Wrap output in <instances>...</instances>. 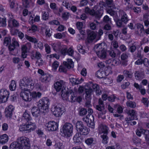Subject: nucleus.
Instances as JSON below:
<instances>
[{
	"label": "nucleus",
	"instance_id": "nucleus-52",
	"mask_svg": "<svg viewBox=\"0 0 149 149\" xmlns=\"http://www.w3.org/2000/svg\"><path fill=\"white\" fill-rule=\"evenodd\" d=\"M93 139L91 138L86 139L85 141V142L88 145H91L93 143Z\"/></svg>",
	"mask_w": 149,
	"mask_h": 149
},
{
	"label": "nucleus",
	"instance_id": "nucleus-36",
	"mask_svg": "<svg viewBox=\"0 0 149 149\" xmlns=\"http://www.w3.org/2000/svg\"><path fill=\"white\" fill-rule=\"evenodd\" d=\"M93 91V90L91 88H90L88 89L87 88L85 89L86 96L85 98L86 99H91V95Z\"/></svg>",
	"mask_w": 149,
	"mask_h": 149
},
{
	"label": "nucleus",
	"instance_id": "nucleus-14",
	"mask_svg": "<svg viewBox=\"0 0 149 149\" xmlns=\"http://www.w3.org/2000/svg\"><path fill=\"white\" fill-rule=\"evenodd\" d=\"M65 82L62 80L57 81L54 84L55 89L57 92L60 91L61 92L62 90L66 89L65 87Z\"/></svg>",
	"mask_w": 149,
	"mask_h": 149
},
{
	"label": "nucleus",
	"instance_id": "nucleus-12",
	"mask_svg": "<svg viewBox=\"0 0 149 149\" xmlns=\"http://www.w3.org/2000/svg\"><path fill=\"white\" fill-rule=\"evenodd\" d=\"M126 113L128 115V116L125 118V120L129 121L134 119H136V111L134 109L127 110Z\"/></svg>",
	"mask_w": 149,
	"mask_h": 149
},
{
	"label": "nucleus",
	"instance_id": "nucleus-43",
	"mask_svg": "<svg viewBox=\"0 0 149 149\" xmlns=\"http://www.w3.org/2000/svg\"><path fill=\"white\" fill-rule=\"evenodd\" d=\"M73 140L74 142L75 143H80L81 141V139L80 137L79 136V134H76L75 135L73 138Z\"/></svg>",
	"mask_w": 149,
	"mask_h": 149
},
{
	"label": "nucleus",
	"instance_id": "nucleus-10",
	"mask_svg": "<svg viewBox=\"0 0 149 149\" xmlns=\"http://www.w3.org/2000/svg\"><path fill=\"white\" fill-rule=\"evenodd\" d=\"M85 12L99 19L102 15L103 11V10H98L95 11L94 9H91L87 7L85 8Z\"/></svg>",
	"mask_w": 149,
	"mask_h": 149
},
{
	"label": "nucleus",
	"instance_id": "nucleus-13",
	"mask_svg": "<svg viewBox=\"0 0 149 149\" xmlns=\"http://www.w3.org/2000/svg\"><path fill=\"white\" fill-rule=\"evenodd\" d=\"M9 93L7 90L2 89L0 90V98L1 102H6L8 97Z\"/></svg>",
	"mask_w": 149,
	"mask_h": 149
},
{
	"label": "nucleus",
	"instance_id": "nucleus-17",
	"mask_svg": "<svg viewBox=\"0 0 149 149\" xmlns=\"http://www.w3.org/2000/svg\"><path fill=\"white\" fill-rule=\"evenodd\" d=\"M100 6H104L106 7L111 8H115V4L113 0H106L105 2H101L100 3Z\"/></svg>",
	"mask_w": 149,
	"mask_h": 149
},
{
	"label": "nucleus",
	"instance_id": "nucleus-27",
	"mask_svg": "<svg viewBox=\"0 0 149 149\" xmlns=\"http://www.w3.org/2000/svg\"><path fill=\"white\" fill-rule=\"evenodd\" d=\"M31 48V43L30 42H27L22 46V51H24L26 52H28Z\"/></svg>",
	"mask_w": 149,
	"mask_h": 149
},
{
	"label": "nucleus",
	"instance_id": "nucleus-57",
	"mask_svg": "<svg viewBox=\"0 0 149 149\" xmlns=\"http://www.w3.org/2000/svg\"><path fill=\"white\" fill-rule=\"evenodd\" d=\"M49 23L50 25H58L60 24V23L57 20H53L49 22Z\"/></svg>",
	"mask_w": 149,
	"mask_h": 149
},
{
	"label": "nucleus",
	"instance_id": "nucleus-2",
	"mask_svg": "<svg viewBox=\"0 0 149 149\" xmlns=\"http://www.w3.org/2000/svg\"><path fill=\"white\" fill-rule=\"evenodd\" d=\"M14 148L18 149H29L31 146L30 142L29 139L25 136L19 137L17 139V142H14L11 144Z\"/></svg>",
	"mask_w": 149,
	"mask_h": 149
},
{
	"label": "nucleus",
	"instance_id": "nucleus-40",
	"mask_svg": "<svg viewBox=\"0 0 149 149\" xmlns=\"http://www.w3.org/2000/svg\"><path fill=\"white\" fill-rule=\"evenodd\" d=\"M25 37L26 39L31 42H34V43H36L38 42L37 40L35 38L29 36L26 34L25 35Z\"/></svg>",
	"mask_w": 149,
	"mask_h": 149
},
{
	"label": "nucleus",
	"instance_id": "nucleus-6",
	"mask_svg": "<svg viewBox=\"0 0 149 149\" xmlns=\"http://www.w3.org/2000/svg\"><path fill=\"white\" fill-rule=\"evenodd\" d=\"M11 41L10 37H6L4 39L3 44L6 46L9 45L8 49L9 51L11 52L14 51L17 47H19V44L14 38L12 39V43H11Z\"/></svg>",
	"mask_w": 149,
	"mask_h": 149
},
{
	"label": "nucleus",
	"instance_id": "nucleus-44",
	"mask_svg": "<svg viewBox=\"0 0 149 149\" xmlns=\"http://www.w3.org/2000/svg\"><path fill=\"white\" fill-rule=\"evenodd\" d=\"M6 25V19L0 17V26L4 27Z\"/></svg>",
	"mask_w": 149,
	"mask_h": 149
},
{
	"label": "nucleus",
	"instance_id": "nucleus-19",
	"mask_svg": "<svg viewBox=\"0 0 149 149\" xmlns=\"http://www.w3.org/2000/svg\"><path fill=\"white\" fill-rule=\"evenodd\" d=\"M8 22V26L11 28H17L19 26V24L18 21L12 17H10Z\"/></svg>",
	"mask_w": 149,
	"mask_h": 149
},
{
	"label": "nucleus",
	"instance_id": "nucleus-58",
	"mask_svg": "<svg viewBox=\"0 0 149 149\" xmlns=\"http://www.w3.org/2000/svg\"><path fill=\"white\" fill-rule=\"evenodd\" d=\"M90 86L91 87L90 88L92 87L94 91L96 90L97 89H98V88H99V85L96 84H93L92 83H90Z\"/></svg>",
	"mask_w": 149,
	"mask_h": 149
},
{
	"label": "nucleus",
	"instance_id": "nucleus-34",
	"mask_svg": "<svg viewBox=\"0 0 149 149\" xmlns=\"http://www.w3.org/2000/svg\"><path fill=\"white\" fill-rule=\"evenodd\" d=\"M143 63L145 65H147V64H149L148 59L145 58L144 61H143L141 59L139 58L135 62V64L136 65H141Z\"/></svg>",
	"mask_w": 149,
	"mask_h": 149
},
{
	"label": "nucleus",
	"instance_id": "nucleus-18",
	"mask_svg": "<svg viewBox=\"0 0 149 149\" xmlns=\"http://www.w3.org/2000/svg\"><path fill=\"white\" fill-rule=\"evenodd\" d=\"M107 66H101L100 70L96 72V76L98 78H102L105 77V76H107V75L103 71V70H105V69L107 68Z\"/></svg>",
	"mask_w": 149,
	"mask_h": 149
},
{
	"label": "nucleus",
	"instance_id": "nucleus-11",
	"mask_svg": "<svg viewBox=\"0 0 149 149\" xmlns=\"http://www.w3.org/2000/svg\"><path fill=\"white\" fill-rule=\"evenodd\" d=\"M82 120L87 124L89 127L93 128L94 127V116L91 114H88L86 117H83Z\"/></svg>",
	"mask_w": 149,
	"mask_h": 149
},
{
	"label": "nucleus",
	"instance_id": "nucleus-48",
	"mask_svg": "<svg viewBox=\"0 0 149 149\" xmlns=\"http://www.w3.org/2000/svg\"><path fill=\"white\" fill-rule=\"evenodd\" d=\"M34 47L36 48H38L40 49H42L43 47L42 43L40 42H39L38 43H34Z\"/></svg>",
	"mask_w": 149,
	"mask_h": 149
},
{
	"label": "nucleus",
	"instance_id": "nucleus-56",
	"mask_svg": "<svg viewBox=\"0 0 149 149\" xmlns=\"http://www.w3.org/2000/svg\"><path fill=\"white\" fill-rule=\"evenodd\" d=\"M87 110L85 108H81L79 111V114L80 116H83L86 114Z\"/></svg>",
	"mask_w": 149,
	"mask_h": 149
},
{
	"label": "nucleus",
	"instance_id": "nucleus-42",
	"mask_svg": "<svg viewBox=\"0 0 149 149\" xmlns=\"http://www.w3.org/2000/svg\"><path fill=\"white\" fill-rule=\"evenodd\" d=\"M16 87V85L15 81L14 80H12L9 86L10 90L12 91H14Z\"/></svg>",
	"mask_w": 149,
	"mask_h": 149
},
{
	"label": "nucleus",
	"instance_id": "nucleus-20",
	"mask_svg": "<svg viewBox=\"0 0 149 149\" xmlns=\"http://www.w3.org/2000/svg\"><path fill=\"white\" fill-rule=\"evenodd\" d=\"M14 107L12 105H9L6 109L5 113L7 117L11 118L12 114V112L14 111Z\"/></svg>",
	"mask_w": 149,
	"mask_h": 149
},
{
	"label": "nucleus",
	"instance_id": "nucleus-22",
	"mask_svg": "<svg viewBox=\"0 0 149 149\" xmlns=\"http://www.w3.org/2000/svg\"><path fill=\"white\" fill-rule=\"evenodd\" d=\"M42 95V93L39 92L33 91L31 92L30 95L31 97V101L32 100H36L37 99L40 98Z\"/></svg>",
	"mask_w": 149,
	"mask_h": 149
},
{
	"label": "nucleus",
	"instance_id": "nucleus-26",
	"mask_svg": "<svg viewBox=\"0 0 149 149\" xmlns=\"http://www.w3.org/2000/svg\"><path fill=\"white\" fill-rule=\"evenodd\" d=\"M31 119L32 118L30 114L26 111L22 117V120L24 122H28L31 120Z\"/></svg>",
	"mask_w": 149,
	"mask_h": 149
},
{
	"label": "nucleus",
	"instance_id": "nucleus-60",
	"mask_svg": "<svg viewBox=\"0 0 149 149\" xmlns=\"http://www.w3.org/2000/svg\"><path fill=\"white\" fill-rule=\"evenodd\" d=\"M135 75L136 79L137 80H140L143 78L142 75L139 73H135Z\"/></svg>",
	"mask_w": 149,
	"mask_h": 149
},
{
	"label": "nucleus",
	"instance_id": "nucleus-63",
	"mask_svg": "<svg viewBox=\"0 0 149 149\" xmlns=\"http://www.w3.org/2000/svg\"><path fill=\"white\" fill-rule=\"evenodd\" d=\"M37 29V27L35 25H32L31 27H29L28 29V31H33V32L36 31Z\"/></svg>",
	"mask_w": 149,
	"mask_h": 149
},
{
	"label": "nucleus",
	"instance_id": "nucleus-50",
	"mask_svg": "<svg viewBox=\"0 0 149 149\" xmlns=\"http://www.w3.org/2000/svg\"><path fill=\"white\" fill-rule=\"evenodd\" d=\"M64 65H71L74 64V62L71 59H68L67 60V61L63 62Z\"/></svg>",
	"mask_w": 149,
	"mask_h": 149
},
{
	"label": "nucleus",
	"instance_id": "nucleus-54",
	"mask_svg": "<svg viewBox=\"0 0 149 149\" xmlns=\"http://www.w3.org/2000/svg\"><path fill=\"white\" fill-rule=\"evenodd\" d=\"M63 5L68 9H69L70 8L71 5L67 1H64L63 2Z\"/></svg>",
	"mask_w": 149,
	"mask_h": 149
},
{
	"label": "nucleus",
	"instance_id": "nucleus-16",
	"mask_svg": "<svg viewBox=\"0 0 149 149\" xmlns=\"http://www.w3.org/2000/svg\"><path fill=\"white\" fill-rule=\"evenodd\" d=\"M31 90L24 91L22 90L20 93V96L22 98L26 101H31V97L30 95Z\"/></svg>",
	"mask_w": 149,
	"mask_h": 149
},
{
	"label": "nucleus",
	"instance_id": "nucleus-23",
	"mask_svg": "<svg viewBox=\"0 0 149 149\" xmlns=\"http://www.w3.org/2000/svg\"><path fill=\"white\" fill-rule=\"evenodd\" d=\"M88 40L89 42H91L95 38L96 34L93 31H89L87 32Z\"/></svg>",
	"mask_w": 149,
	"mask_h": 149
},
{
	"label": "nucleus",
	"instance_id": "nucleus-62",
	"mask_svg": "<svg viewBox=\"0 0 149 149\" xmlns=\"http://www.w3.org/2000/svg\"><path fill=\"white\" fill-rule=\"evenodd\" d=\"M109 55L112 58H114L116 56V54L113 50H110L108 51Z\"/></svg>",
	"mask_w": 149,
	"mask_h": 149
},
{
	"label": "nucleus",
	"instance_id": "nucleus-9",
	"mask_svg": "<svg viewBox=\"0 0 149 149\" xmlns=\"http://www.w3.org/2000/svg\"><path fill=\"white\" fill-rule=\"evenodd\" d=\"M76 127L77 131H79L81 134L86 135L90 132L89 129L85 126L81 121H78L77 122Z\"/></svg>",
	"mask_w": 149,
	"mask_h": 149
},
{
	"label": "nucleus",
	"instance_id": "nucleus-41",
	"mask_svg": "<svg viewBox=\"0 0 149 149\" xmlns=\"http://www.w3.org/2000/svg\"><path fill=\"white\" fill-rule=\"evenodd\" d=\"M127 106L132 108H134L136 107V104L134 102L129 101L126 102Z\"/></svg>",
	"mask_w": 149,
	"mask_h": 149
},
{
	"label": "nucleus",
	"instance_id": "nucleus-5",
	"mask_svg": "<svg viewBox=\"0 0 149 149\" xmlns=\"http://www.w3.org/2000/svg\"><path fill=\"white\" fill-rule=\"evenodd\" d=\"M119 16L121 19H118V17H114V20L116 22L117 26L119 28L123 26L129 21L127 15L125 12L122 10L119 11Z\"/></svg>",
	"mask_w": 149,
	"mask_h": 149
},
{
	"label": "nucleus",
	"instance_id": "nucleus-32",
	"mask_svg": "<svg viewBox=\"0 0 149 149\" xmlns=\"http://www.w3.org/2000/svg\"><path fill=\"white\" fill-rule=\"evenodd\" d=\"M74 66H60L59 68V71L61 72H66L67 69L73 68Z\"/></svg>",
	"mask_w": 149,
	"mask_h": 149
},
{
	"label": "nucleus",
	"instance_id": "nucleus-24",
	"mask_svg": "<svg viewBox=\"0 0 149 149\" xmlns=\"http://www.w3.org/2000/svg\"><path fill=\"white\" fill-rule=\"evenodd\" d=\"M51 77L49 74H45L41 76L40 79L42 82L46 83L50 80Z\"/></svg>",
	"mask_w": 149,
	"mask_h": 149
},
{
	"label": "nucleus",
	"instance_id": "nucleus-7",
	"mask_svg": "<svg viewBox=\"0 0 149 149\" xmlns=\"http://www.w3.org/2000/svg\"><path fill=\"white\" fill-rule=\"evenodd\" d=\"M73 130V126L71 123H66L60 130L61 134L63 137H70L71 135Z\"/></svg>",
	"mask_w": 149,
	"mask_h": 149
},
{
	"label": "nucleus",
	"instance_id": "nucleus-49",
	"mask_svg": "<svg viewBox=\"0 0 149 149\" xmlns=\"http://www.w3.org/2000/svg\"><path fill=\"white\" fill-rule=\"evenodd\" d=\"M54 147L57 149H63V148L62 143L60 142L56 143L54 145Z\"/></svg>",
	"mask_w": 149,
	"mask_h": 149
},
{
	"label": "nucleus",
	"instance_id": "nucleus-3",
	"mask_svg": "<svg viewBox=\"0 0 149 149\" xmlns=\"http://www.w3.org/2000/svg\"><path fill=\"white\" fill-rule=\"evenodd\" d=\"M34 82L31 78L24 77L20 80L19 86L22 90H32L34 88Z\"/></svg>",
	"mask_w": 149,
	"mask_h": 149
},
{
	"label": "nucleus",
	"instance_id": "nucleus-64",
	"mask_svg": "<svg viewBox=\"0 0 149 149\" xmlns=\"http://www.w3.org/2000/svg\"><path fill=\"white\" fill-rule=\"evenodd\" d=\"M52 31L49 28H47L46 29L45 33L47 36L50 37L51 36Z\"/></svg>",
	"mask_w": 149,
	"mask_h": 149
},
{
	"label": "nucleus",
	"instance_id": "nucleus-33",
	"mask_svg": "<svg viewBox=\"0 0 149 149\" xmlns=\"http://www.w3.org/2000/svg\"><path fill=\"white\" fill-rule=\"evenodd\" d=\"M19 130L20 131L24 133H29L27 124L20 125L19 127Z\"/></svg>",
	"mask_w": 149,
	"mask_h": 149
},
{
	"label": "nucleus",
	"instance_id": "nucleus-30",
	"mask_svg": "<svg viewBox=\"0 0 149 149\" xmlns=\"http://www.w3.org/2000/svg\"><path fill=\"white\" fill-rule=\"evenodd\" d=\"M70 91L68 92L66 89H64L61 91V95L63 99L64 100H67L68 97L69 93Z\"/></svg>",
	"mask_w": 149,
	"mask_h": 149
},
{
	"label": "nucleus",
	"instance_id": "nucleus-28",
	"mask_svg": "<svg viewBox=\"0 0 149 149\" xmlns=\"http://www.w3.org/2000/svg\"><path fill=\"white\" fill-rule=\"evenodd\" d=\"M50 45L53 48V50L56 52L57 51H59L61 49V44L60 43H52Z\"/></svg>",
	"mask_w": 149,
	"mask_h": 149
},
{
	"label": "nucleus",
	"instance_id": "nucleus-38",
	"mask_svg": "<svg viewBox=\"0 0 149 149\" xmlns=\"http://www.w3.org/2000/svg\"><path fill=\"white\" fill-rule=\"evenodd\" d=\"M107 134H100V136L102 139V143L104 144H107L108 142L109 137Z\"/></svg>",
	"mask_w": 149,
	"mask_h": 149
},
{
	"label": "nucleus",
	"instance_id": "nucleus-15",
	"mask_svg": "<svg viewBox=\"0 0 149 149\" xmlns=\"http://www.w3.org/2000/svg\"><path fill=\"white\" fill-rule=\"evenodd\" d=\"M49 131H56L58 127V124L54 121H50L46 124Z\"/></svg>",
	"mask_w": 149,
	"mask_h": 149
},
{
	"label": "nucleus",
	"instance_id": "nucleus-8",
	"mask_svg": "<svg viewBox=\"0 0 149 149\" xmlns=\"http://www.w3.org/2000/svg\"><path fill=\"white\" fill-rule=\"evenodd\" d=\"M54 107L53 108H52L53 114L56 117L61 116L65 111L64 107L59 103L55 104Z\"/></svg>",
	"mask_w": 149,
	"mask_h": 149
},
{
	"label": "nucleus",
	"instance_id": "nucleus-46",
	"mask_svg": "<svg viewBox=\"0 0 149 149\" xmlns=\"http://www.w3.org/2000/svg\"><path fill=\"white\" fill-rule=\"evenodd\" d=\"M141 101L146 107H148L149 101H148L147 98L143 97L142 98Z\"/></svg>",
	"mask_w": 149,
	"mask_h": 149
},
{
	"label": "nucleus",
	"instance_id": "nucleus-31",
	"mask_svg": "<svg viewBox=\"0 0 149 149\" xmlns=\"http://www.w3.org/2000/svg\"><path fill=\"white\" fill-rule=\"evenodd\" d=\"M77 98L74 95V93L72 91H70L69 93L67 101L71 102H73L75 101Z\"/></svg>",
	"mask_w": 149,
	"mask_h": 149
},
{
	"label": "nucleus",
	"instance_id": "nucleus-35",
	"mask_svg": "<svg viewBox=\"0 0 149 149\" xmlns=\"http://www.w3.org/2000/svg\"><path fill=\"white\" fill-rule=\"evenodd\" d=\"M133 57L134 59H136L137 58L142 59L143 57V55L142 54V52L141 50H138L134 54Z\"/></svg>",
	"mask_w": 149,
	"mask_h": 149
},
{
	"label": "nucleus",
	"instance_id": "nucleus-61",
	"mask_svg": "<svg viewBox=\"0 0 149 149\" xmlns=\"http://www.w3.org/2000/svg\"><path fill=\"white\" fill-rule=\"evenodd\" d=\"M113 9L110 8V9H107V12L112 16H113L115 13V11L113 10Z\"/></svg>",
	"mask_w": 149,
	"mask_h": 149
},
{
	"label": "nucleus",
	"instance_id": "nucleus-59",
	"mask_svg": "<svg viewBox=\"0 0 149 149\" xmlns=\"http://www.w3.org/2000/svg\"><path fill=\"white\" fill-rule=\"evenodd\" d=\"M86 102L85 104V107L88 108H90L92 107L91 104L90 99H87Z\"/></svg>",
	"mask_w": 149,
	"mask_h": 149
},
{
	"label": "nucleus",
	"instance_id": "nucleus-1",
	"mask_svg": "<svg viewBox=\"0 0 149 149\" xmlns=\"http://www.w3.org/2000/svg\"><path fill=\"white\" fill-rule=\"evenodd\" d=\"M49 100L46 97L40 99L38 104V107H34L31 110L32 115L35 117L40 116L41 113L45 114L48 110Z\"/></svg>",
	"mask_w": 149,
	"mask_h": 149
},
{
	"label": "nucleus",
	"instance_id": "nucleus-25",
	"mask_svg": "<svg viewBox=\"0 0 149 149\" xmlns=\"http://www.w3.org/2000/svg\"><path fill=\"white\" fill-rule=\"evenodd\" d=\"M143 20L145 26L146 27L148 26L149 25V11L143 15Z\"/></svg>",
	"mask_w": 149,
	"mask_h": 149
},
{
	"label": "nucleus",
	"instance_id": "nucleus-55",
	"mask_svg": "<svg viewBox=\"0 0 149 149\" xmlns=\"http://www.w3.org/2000/svg\"><path fill=\"white\" fill-rule=\"evenodd\" d=\"M123 73L124 75L127 77L131 78L132 77V75L131 72L127 70H124Z\"/></svg>",
	"mask_w": 149,
	"mask_h": 149
},
{
	"label": "nucleus",
	"instance_id": "nucleus-37",
	"mask_svg": "<svg viewBox=\"0 0 149 149\" xmlns=\"http://www.w3.org/2000/svg\"><path fill=\"white\" fill-rule=\"evenodd\" d=\"M27 125L29 132L33 131L37 128V126L34 123L30 122Z\"/></svg>",
	"mask_w": 149,
	"mask_h": 149
},
{
	"label": "nucleus",
	"instance_id": "nucleus-51",
	"mask_svg": "<svg viewBox=\"0 0 149 149\" xmlns=\"http://www.w3.org/2000/svg\"><path fill=\"white\" fill-rule=\"evenodd\" d=\"M136 28L139 30V29L141 31V33L144 30L143 25L140 23H137L136 24Z\"/></svg>",
	"mask_w": 149,
	"mask_h": 149
},
{
	"label": "nucleus",
	"instance_id": "nucleus-29",
	"mask_svg": "<svg viewBox=\"0 0 149 149\" xmlns=\"http://www.w3.org/2000/svg\"><path fill=\"white\" fill-rule=\"evenodd\" d=\"M8 140V136L6 134L0 135V144H4Z\"/></svg>",
	"mask_w": 149,
	"mask_h": 149
},
{
	"label": "nucleus",
	"instance_id": "nucleus-21",
	"mask_svg": "<svg viewBox=\"0 0 149 149\" xmlns=\"http://www.w3.org/2000/svg\"><path fill=\"white\" fill-rule=\"evenodd\" d=\"M70 82L73 85L79 84L81 83L84 81V79L82 78H76L74 77H71L69 78Z\"/></svg>",
	"mask_w": 149,
	"mask_h": 149
},
{
	"label": "nucleus",
	"instance_id": "nucleus-53",
	"mask_svg": "<svg viewBox=\"0 0 149 149\" xmlns=\"http://www.w3.org/2000/svg\"><path fill=\"white\" fill-rule=\"evenodd\" d=\"M103 21L109 24L111 23V18L107 15H105L103 18Z\"/></svg>",
	"mask_w": 149,
	"mask_h": 149
},
{
	"label": "nucleus",
	"instance_id": "nucleus-4",
	"mask_svg": "<svg viewBox=\"0 0 149 149\" xmlns=\"http://www.w3.org/2000/svg\"><path fill=\"white\" fill-rule=\"evenodd\" d=\"M106 45L104 43L96 45L94 49L98 57L101 59H104L107 57Z\"/></svg>",
	"mask_w": 149,
	"mask_h": 149
},
{
	"label": "nucleus",
	"instance_id": "nucleus-39",
	"mask_svg": "<svg viewBox=\"0 0 149 149\" xmlns=\"http://www.w3.org/2000/svg\"><path fill=\"white\" fill-rule=\"evenodd\" d=\"M99 133L100 134H108V127L106 126H103L100 129Z\"/></svg>",
	"mask_w": 149,
	"mask_h": 149
},
{
	"label": "nucleus",
	"instance_id": "nucleus-45",
	"mask_svg": "<svg viewBox=\"0 0 149 149\" xmlns=\"http://www.w3.org/2000/svg\"><path fill=\"white\" fill-rule=\"evenodd\" d=\"M23 6L25 8H29L30 3L28 0H22Z\"/></svg>",
	"mask_w": 149,
	"mask_h": 149
},
{
	"label": "nucleus",
	"instance_id": "nucleus-47",
	"mask_svg": "<svg viewBox=\"0 0 149 149\" xmlns=\"http://www.w3.org/2000/svg\"><path fill=\"white\" fill-rule=\"evenodd\" d=\"M77 48L78 51L82 54H84L85 50L83 49V47L81 45H79L77 46Z\"/></svg>",
	"mask_w": 149,
	"mask_h": 149
}]
</instances>
